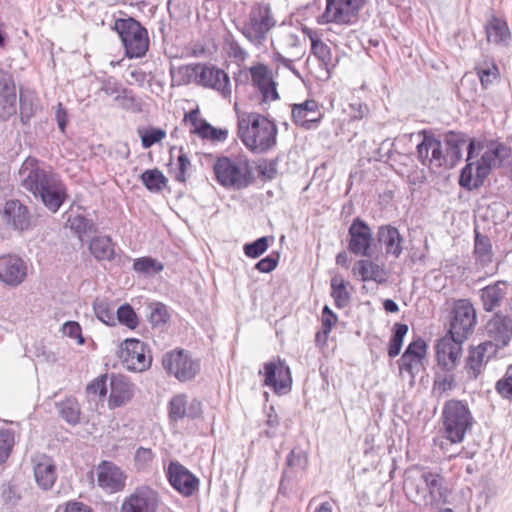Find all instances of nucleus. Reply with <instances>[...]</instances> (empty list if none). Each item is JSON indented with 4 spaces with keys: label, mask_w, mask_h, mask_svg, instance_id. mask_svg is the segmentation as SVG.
<instances>
[{
    "label": "nucleus",
    "mask_w": 512,
    "mask_h": 512,
    "mask_svg": "<svg viewBox=\"0 0 512 512\" xmlns=\"http://www.w3.org/2000/svg\"><path fill=\"white\" fill-rule=\"evenodd\" d=\"M512 169V148L496 139L486 142L470 138L466 165L461 169L459 185L467 191L479 189L493 169Z\"/></svg>",
    "instance_id": "1"
},
{
    "label": "nucleus",
    "mask_w": 512,
    "mask_h": 512,
    "mask_svg": "<svg viewBox=\"0 0 512 512\" xmlns=\"http://www.w3.org/2000/svg\"><path fill=\"white\" fill-rule=\"evenodd\" d=\"M238 135L245 147L255 154H264L277 144L278 127L267 117L250 113L238 121Z\"/></svg>",
    "instance_id": "2"
},
{
    "label": "nucleus",
    "mask_w": 512,
    "mask_h": 512,
    "mask_svg": "<svg viewBox=\"0 0 512 512\" xmlns=\"http://www.w3.org/2000/svg\"><path fill=\"white\" fill-rule=\"evenodd\" d=\"M111 30L114 31L128 59H140L146 56L150 39L147 28L132 16L115 18Z\"/></svg>",
    "instance_id": "3"
},
{
    "label": "nucleus",
    "mask_w": 512,
    "mask_h": 512,
    "mask_svg": "<svg viewBox=\"0 0 512 512\" xmlns=\"http://www.w3.org/2000/svg\"><path fill=\"white\" fill-rule=\"evenodd\" d=\"M277 21L268 2H255L246 19L236 26L246 40L256 48L264 45Z\"/></svg>",
    "instance_id": "4"
},
{
    "label": "nucleus",
    "mask_w": 512,
    "mask_h": 512,
    "mask_svg": "<svg viewBox=\"0 0 512 512\" xmlns=\"http://www.w3.org/2000/svg\"><path fill=\"white\" fill-rule=\"evenodd\" d=\"M442 420L444 436L451 443L462 442L473 424L467 404L460 400H449L444 404Z\"/></svg>",
    "instance_id": "5"
},
{
    "label": "nucleus",
    "mask_w": 512,
    "mask_h": 512,
    "mask_svg": "<svg viewBox=\"0 0 512 512\" xmlns=\"http://www.w3.org/2000/svg\"><path fill=\"white\" fill-rule=\"evenodd\" d=\"M213 171L216 181L225 188L241 190L249 187L254 181L248 161L240 166L229 157L221 156L214 163Z\"/></svg>",
    "instance_id": "6"
},
{
    "label": "nucleus",
    "mask_w": 512,
    "mask_h": 512,
    "mask_svg": "<svg viewBox=\"0 0 512 512\" xmlns=\"http://www.w3.org/2000/svg\"><path fill=\"white\" fill-rule=\"evenodd\" d=\"M477 323L476 310L468 299H458L453 303L449 313L447 335L460 341H466L474 332Z\"/></svg>",
    "instance_id": "7"
},
{
    "label": "nucleus",
    "mask_w": 512,
    "mask_h": 512,
    "mask_svg": "<svg viewBox=\"0 0 512 512\" xmlns=\"http://www.w3.org/2000/svg\"><path fill=\"white\" fill-rule=\"evenodd\" d=\"M55 178L56 176L51 171L46 170L35 157H27L19 169L21 187L34 197H37V194Z\"/></svg>",
    "instance_id": "8"
},
{
    "label": "nucleus",
    "mask_w": 512,
    "mask_h": 512,
    "mask_svg": "<svg viewBox=\"0 0 512 512\" xmlns=\"http://www.w3.org/2000/svg\"><path fill=\"white\" fill-rule=\"evenodd\" d=\"M148 345L137 339L127 338L119 347L118 356L123 366L133 372H143L150 368L152 356Z\"/></svg>",
    "instance_id": "9"
},
{
    "label": "nucleus",
    "mask_w": 512,
    "mask_h": 512,
    "mask_svg": "<svg viewBox=\"0 0 512 512\" xmlns=\"http://www.w3.org/2000/svg\"><path fill=\"white\" fill-rule=\"evenodd\" d=\"M162 364L166 372L180 382L194 379L200 371L199 361L194 360L184 349L167 352L163 356Z\"/></svg>",
    "instance_id": "10"
},
{
    "label": "nucleus",
    "mask_w": 512,
    "mask_h": 512,
    "mask_svg": "<svg viewBox=\"0 0 512 512\" xmlns=\"http://www.w3.org/2000/svg\"><path fill=\"white\" fill-rule=\"evenodd\" d=\"M373 246L374 238L370 226L362 218H354L348 228V251L357 256L372 258Z\"/></svg>",
    "instance_id": "11"
},
{
    "label": "nucleus",
    "mask_w": 512,
    "mask_h": 512,
    "mask_svg": "<svg viewBox=\"0 0 512 512\" xmlns=\"http://www.w3.org/2000/svg\"><path fill=\"white\" fill-rule=\"evenodd\" d=\"M0 218L9 230L24 233L32 228V214L19 199H8L0 206Z\"/></svg>",
    "instance_id": "12"
},
{
    "label": "nucleus",
    "mask_w": 512,
    "mask_h": 512,
    "mask_svg": "<svg viewBox=\"0 0 512 512\" xmlns=\"http://www.w3.org/2000/svg\"><path fill=\"white\" fill-rule=\"evenodd\" d=\"M88 251L99 263L114 262L118 266H123L130 261V257L121 251L109 235H94L91 237L88 241Z\"/></svg>",
    "instance_id": "13"
},
{
    "label": "nucleus",
    "mask_w": 512,
    "mask_h": 512,
    "mask_svg": "<svg viewBox=\"0 0 512 512\" xmlns=\"http://www.w3.org/2000/svg\"><path fill=\"white\" fill-rule=\"evenodd\" d=\"M418 137V161L423 165H429L431 169L440 168L446 163V156L442 151L441 139L433 130H420Z\"/></svg>",
    "instance_id": "14"
},
{
    "label": "nucleus",
    "mask_w": 512,
    "mask_h": 512,
    "mask_svg": "<svg viewBox=\"0 0 512 512\" xmlns=\"http://www.w3.org/2000/svg\"><path fill=\"white\" fill-rule=\"evenodd\" d=\"M263 374V385L271 388L275 394L284 395L291 390V370L284 359L278 357L275 361L264 363Z\"/></svg>",
    "instance_id": "15"
},
{
    "label": "nucleus",
    "mask_w": 512,
    "mask_h": 512,
    "mask_svg": "<svg viewBox=\"0 0 512 512\" xmlns=\"http://www.w3.org/2000/svg\"><path fill=\"white\" fill-rule=\"evenodd\" d=\"M159 502L156 490L148 485H141L123 500L120 512H156Z\"/></svg>",
    "instance_id": "16"
},
{
    "label": "nucleus",
    "mask_w": 512,
    "mask_h": 512,
    "mask_svg": "<svg viewBox=\"0 0 512 512\" xmlns=\"http://www.w3.org/2000/svg\"><path fill=\"white\" fill-rule=\"evenodd\" d=\"M365 0H326L323 18L327 23L351 24L363 8Z\"/></svg>",
    "instance_id": "17"
},
{
    "label": "nucleus",
    "mask_w": 512,
    "mask_h": 512,
    "mask_svg": "<svg viewBox=\"0 0 512 512\" xmlns=\"http://www.w3.org/2000/svg\"><path fill=\"white\" fill-rule=\"evenodd\" d=\"M167 478L170 485L184 497H190L198 490L199 479L177 461L169 463Z\"/></svg>",
    "instance_id": "18"
},
{
    "label": "nucleus",
    "mask_w": 512,
    "mask_h": 512,
    "mask_svg": "<svg viewBox=\"0 0 512 512\" xmlns=\"http://www.w3.org/2000/svg\"><path fill=\"white\" fill-rule=\"evenodd\" d=\"M17 103L14 76L0 68V122H6L16 114Z\"/></svg>",
    "instance_id": "19"
},
{
    "label": "nucleus",
    "mask_w": 512,
    "mask_h": 512,
    "mask_svg": "<svg viewBox=\"0 0 512 512\" xmlns=\"http://www.w3.org/2000/svg\"><path fill=\"white\" fill-rule=\"evenodd\" d=\"M464 342L447 334L437 341L435 346L436 359L438 365L444 371H452L458 365Z\"/></svg>",
    "instance_id": "20"
},
{
    "label": "nucleus",
    "mask_w": 512,
    "mask_h": 512,
    "mask_svg": "<svg viewBox=\"0 0 512 512\" xmlns=\"http://www.w3.org/2000/svg\"><path fill=\"white\" fill-rule=\"evenodd\" d=\"M127 475L112 461L103 460L97 466L98 486L108 493H117L125 488Z\"/></svg>",
    "instance_id": "21"
},
{
    "label": "nucleus",
    "mask_w": 512,
    "mask_h": 512,
    "mask_svg": "<svg viewBox=\"0 0 512 512\" xmlns=\"http://www.w3.org/2000/svg\"><path fill=\"white\" fill-rule=\"evenodd\" d=\"M27 276L26 262L16 254L0 256V281L7 286L16 287Z\"/></svg>",
    "instance_id": "22"
},
{
    "label": "nucleus",
    "mask_w": 512,
    "mask_h": 512,
    "mask_svg": "<svg viewBox=\"0 0 512 512\" xmlns=\"http://www.w3.org/2000/svg\"><path fill=\"white\" fill-rule=\"evenodd\" d=\"M202 403L197 399L188 402L186 394H178L173 396L168 403V417L171 422L189 418L191 420L198 419L202 415Z\"/></svg>",
    "instance_id": "23"
},
{
    "label": "nucleus",
    "mask_w": 512,
    "mask_h": 512,
    "mask_svg": "<svg viewBox=\"0 0 512 512\" xmlns=\"http://www.w3.org/2000/svg\"><path fill=\"white\" fill-rule=\"evenodd\" d=\"M253 86L261 93V103L275 101L279 99V93L276 88V82L273 80L269 68L262 63H258L249 68Z\"/></svg>",
    "instance_id": "24"
},
{
    "label": "nucleus",
    "mask_w": 512,
    "mask_h": 512,
    "mask_svg": "<svg viewBox=\"0 0 512 512\" xmlns=\"http://www.w3.org/2000/svg\"><path fill=\"white\" fill-rule=\"evenodd\" d=\"M197 83L219 91L224 98L231 95V84L228 74L214 65H201Z\"/></svg>",
    "instance_id": "25"
},
{
    "label": "nucleus",
    "mask_w": 512,
    "mask_h": 512,
    "mask_svg": "<svg viewBox=\"0 0 512 512\" xmlns=\"http://www.w3.org/2000/svg\"><path fill=\"white\" fill-rule=\"evenodd\" d=\"M486 331L494 349L507 346L512 338V319L496 313L486 325Z\"/></svg>",
    "instance_id": "26"
},
{
    "label": "nucleus",
    "mask_w": 512,
    "mask_h": 512,
    "mask_svg": "<svg viewBox=\"0 0 512 512\" xmlns=\"http://www.w3.org/2000/svg\"><path fill=\"white\" fill-rule=\"evenodd\" d=\"M321 117L322 114L315 100H306L303 103L295 104L292 108L293 122L307 130L317 128Z\"/></svg>",
    "instance_id": "27"
},
{
    "label": "nucleus",
    "mask_w": 512,
    "mask_h": 512,
    "mask_svg": "<svg viewBox=\"0 0 512 512\" xmlns=\"http://www.w3.org/2000/svg\"><path fill=\"white\" fill-rule=\"evenodd\" d=\"M51 213H57L68 198L66 185L55 178L37 194V197Z\"/></svg>",
    "instance_id": "28"
},
{
    "label": "nucleus",
    "mask_w": 512,
    "mask_h": 512,
    "mask_svg": "<svg viewBox=\"0 0 512 512\" xmlns=\"http://www.w3.org/2000/svg\"><path fill=\"white\" fill-rule=\"evenodd\" d=\"M134 395V386L122 375L112 374L110 379V395L108 406L115 409L125 405Z\"/></svg>",
    "instance_id": "29"
},
{
    "label": "nucleus",
    "mask_w": 512,
    "mask_h": 512,
    "mask_svg": "<svg viewBox=\"0 0 512 512\" xmlns=\"http://www.w3.org/2000/svg\"><path fill=\"white\" fill-rule=\"evenodd\" d=\"M495 351L496 349L493 348L491 342H483L470 349L465 364V369L470 379H476L481 374L483 366Z\"/></svg>",
    "instance_id": "30"
},
{
    "label": "nucleus",
    "mask_w": 512,
    "mask_h": 512,
    "mask_svg": "<svg viewBox=\"0 0 512 512\" xmlns=\"http://www.w3.org/2000/svg\"><path fill=\"white\" fill-rule=\"evenodd\" d=\"M509 289L507 281L499 280L479 290L483 309L492 312L501 306Z\"/></svg>",
    "instance_id": "31"
},
{
    "label": "nucleus",
    "mask_w": 512,
    "mask_h": 512,
    "mask_svg": "<svg viewBox=\"0 0 512 512\" xmlns=\"http://www.w3.org/2000/svg\"><path fill=\"white\" fill-rule=\"evenodd\" d=\"M421 478L428 490V495L424 496L426 504L433 505L434 503L444 502L446 497V488L443 485V477L437 472L424 470L421 473Z\"/></svg>",
    "instance_id": "32"
},
{
    "label": "nucleus",
    "mask_w": 512,
    "mask_h": 512,
    "mask_svg": "<svg viewBox=\"0 0 512 512\" xmlns=\"http://www.w3.org/2000/svg\"><path fill=\"white\" fill-rule=\"evenodd\" d=\"M377 241L383 245L388 255L398 258L403 250V238L398 229L391 225H382L377 231Z\"/></svg>",
    "instance_id": "33"
},
{
    "label": "nucleus",
    "mask_w": 512,
    "mask_h": 512,
    "mask_svg": "<svg viewBox=\"0 0 512 512\" xmlns=\"http://www.w3.org/2000/svg\"><path fill=\"white\" fill-rule=\"evenodd\" d=\"M487 41L496 46H508L511 32L505 20L492 16L485 25Z\"/></svg>",
    "instance_id": "34"
},
{
    "label": "nucleus",
    "mask_w": 512,
    "mask_h": 512,
    "mask_svg": "<svg viewBox=\"0 0 512 512\" xmlns=\"http://www.w3.org/2000/svg\"><path fill=\"white\" fill-rule=\"evenodd\" d=\"M406 145L407 144H404L401 146V149H398V152L395 153L393 161L400 166L398 173L407 177L408 183L411 185L410 189L413 193L415 190L413 186L416 185V165L414 163V153L412 147H406Z\"/></svg>",
    "instance_id": "35"
},
{
    "label": "nucleus",
    "mask_w": 512,
    "mask_h": 512,
    "mask_svg": "<svg viewBox=\"0 0 512 512\" xmlns=\"http://www.w3.org/2000/svg\"><path fill=\"white\" fill-rule=\"evenodd\" d=\"M412 334V340L398 361L400 375L403 380L408 379L411 387L414 385L415 381L414 364L416 363V329L413 325Z\"/></svg>",
    "instance_id": "36"
},
{
    "label": "nucleus",
    "mask_w": 512,
    "mask_h": 512,
    "mask_svg": "<svg viewBox=\"0 0 512 512\" xmlns=\"http://www.w3.org/2000/svg\"><path fill=\"white\" fill-rule=\"evenodd\" d=\"M34 476L39 487L44 490L52 488L57 479L54 461L50 457H42L34 466Z\"/></svg>",
    "instance_id": "37"
},
{
    "label": "nucleus",
    "mask_w": 512,
    "mask_h": 512,
    "mask_svg": "<svg viewBox=\"0 0 512 512\" xmlns=\"http://www.w3.org/2000/svg\"><path fill=\"white\" fill-rule=\"evenodd\" d=\"M353 273L359 275L363 282L375 281L383 283L386 280L383 266L370 259L358 260L353 267Z\"/></svg>",
    "instance_id": "38"
},
{
    "label": "nucleus",
    "mask_w": 512,
    "mask_h": 512,
    "mask_svg": "<svg viewBox=\"0 0 512 512\" xmlns=\"http://www.w3.org/2000/svg\"><path fill=\"white\" fill-rule=\"evenodd\" d=\"M474 256L476 262L486 267L493 261L492 243L488 236L481 234L477 229L474 231Z\"/></svg>",
    "instance_id": "39"
},
{
    "label": "nucleus",
    "mask_w": 512,
    "mask_h": 512,
    "mask_svg": "<svg viewBox=\"0 0 512 512\" xmlns=\"http://www.w3.org/2000/svg\"><path fill=\"white\" fill-rule=\"evenodd\" d=\"M412 137L413 134L411 133L397 137L394 142H392L390 139L383 140L376 150V160L383 162L393 160L395 153L398 152V149H401L402 145L411 142Z\"/></svg>",
    "instance_id": "40"
},
{
    "label": "nucleus",
    "mask_w": 512,
    "mask_h": 512,
    "mask_svg": "<svg viewBox=\"0 0 512 512\" xmlns=\"http://www.w3.org/2000/svg\"><path fill=\"white\" fill-rule=\"evenodd\" d=\"M447 154L451 164L455 165L462 158V147L467 142V135L463 132L449 131L444 138Z\"/></svg>",
    "instance_id": "41"
},
{
    "label": "nucleus",
    "mask_w": 512,
    "mask_h": 512,
    "mask_svg": "<svg viewBox=\"0 0 512 512\" xmlns=\"http://www.w3.org/2000/svg\"><path fill=\"white\" fill-rule=\"evenodd\" d=\"M308 466V455L300 447L293 448L286 457V468L282 473V480L291 477V474L304 471Z\"/></svg>",
    "instance_id": "42"
},
{
    "label": "nucleus",
    "mask_w": 512,
    "mask_h": 512,
    "mask_svg": "<svg viewBox=\"0 0 512 512\" xmlns=\"http://www.w3.org/2000/svg\"><path fill=\"white\" fill-rule=\"evenodd\" d=\"M60 417L69 425L76 426L80 423V405L78 401L69 397L56 404Z\"/></svg>",
    "instance_id": "43"
},
{
    "label": "nucleus",
    "mask_w": 512,
    "mask_h": 512,
    "mask_svg": "<svg viewBox=\"0 0 512 512\" xmlns=\"http://www.w3.org/2000/svg\"><path fill=\"white\" fill-rule=\"evenodd\" d=\"M70 229L77 235L81 242H84L85 237L89 234H96L98 232V226L92 219L85 217L84 215H76L69 219Z\"/></svg>",
    "instance_id": "44"
},
{
    "label": "nucleus",
    "mask_w": 512,
    "mask_h": 512,
    "mask_svg": "<svg viewBox=\"0 0 512 512\" xmlns=\"http://www.w3.org/2000/svg\"><path fill=\"white\" fill-rule=\"evenodd\" d=\"M93 310L97 319L102 323L108 326L116 325L114 305L107 299L96 298L93 301Z\"/></svg>",
    "instance_id": "45"
},
{
    "label": "nucleus",
    "mask_w": 512,
    "mask_h": 512,
    "mask_svg": "<svg viewBox=\"0 0 512 512\" xmlns=\"http://www.w3.org/2000/svg\"><path fill=\"white\" fill-rule=\"evenodd\" d=\"M184 121L191 125L190 134H195L203 140H207L212 125L204 118H199V110L193 109L184 116Z\"/></svg>",
    "instance_id": "46"
},
{
    "label": "nucleus",
    "mask_w": 512,
    "mask_h": 512,
    "mask_svg": "<svg viewBox=\"0 0 512 512\" xmlns=\"http://www.w3.org/2000/svg\"><path fill=\"white\" fill-rule=\"evenodd\" d=\"M184 121L191 125L190 134H195L203 140H207L212 125L204 118H199V110L193 109L184 116Z\"/></svg>",
    "instance_id": "47"
},
{
    "label": "nucleus",
    "mask_w": 512,
    "mask_h": 512,
    "mask_svg": "<svg viewBox=\"0 0 512 512\" xmlns=\"http://www.w3.org/2000/svg\"><path fill=\"white\" fill-rule=\"evenodd\" d=\"M140 179L147 190L150 192H160L167 184V178L157 168L145 170Z\"/></svg>",
    "instance_id": "48"
},
{
    "label": "nucleus",
    "mask_w": 512,
    "mask_h": 512,
    "mask_svg": "<svg viewBox=\"0 0 512 512\" xmlns=\"http://www.w3.org/2000/svg\"><path fill=\"white\" fill-rule=\"evenodd\" d=\"M331 297L334 299V304L338 309L345 308L349 305L351 295L347 291L346 283L341 277H333L331 279Z\"/></svg>",
    "instance_id": "49"
},
{
    "label": "nucleus",
    "mask_w": 512,
    "mask_h": 512,
    "mask_svg": "<svg viewBox=\"0 0 512 512\" xmlns=\"http://www.w3.org/2000/svg\"><path fill=\"white\" fill-rule=\"evenodd\" d=\"M200 70L201 64L182 65L177 68L171 66L170 75L178 85H184L189 84L193 78H196L197 81Z\"/></svg>",
    "instance_id": "50"
},
{
    "label": "nucleus",
    "mask_w": 512,
    "mask_h": 512,
    "mask_svg": "<svg viewBox=\"0 0 512 512\" xmlns=\"http://www.w3.org/2000/svg\"><path fill=\"white\" fill-rule=\"evenodd\" d=\"M409 327L404 323H395L392 327V334L389 340L387 353L390 358H395L400 354L403 340L408 333Z\"/></svg>",
    "instance_id": "51"
},
{
    "label": "nucleus",
    "mask_w": 512,
    "mask_h": 512,
    "mask_svg": "<svg viewBox=\"0 0 512 512\" xmlns=\"http://www.w3.org/2000/svg\"><path fill=\"white\" fill-rule=\"evenodd\" d=\"M115 319L116 324L119 323L130 330H135L139 326L138 315L129 303H124L117 308Z\"/></svg>",
    "instance_id": "52"
},
{
    "label": "nucleus",
    "mask_w": 512,
    "mask_h": 512,
    "mask_svg": "<svg viewBox=\"0 0 512 512\" xmlns=\"http://www.w3.org/2000/svg\"><path fill=\"white\" fill-rule=\"evenodd\" d=\"M164 265L158 260L144 256L134 260L133 270L143 275H154L163 271Z\"/></svg>",
    "instance_id": "53"
},
{
    "label": "nucleus",
    "mask_w": 512,
    "mask_h": 512,
    "mask_svg": "<svg viewBox=\"0 0 512 512\" xmlns=\"http://www.w3.org/2000/svg\"><path fill=\"white\" fill-rule=\"evenodd\" d=\"M137 133L141 139V144L144 149L152 147L166 137V131L158 127L139 128Z\"/></svg>",
    "instance_id": "54"
},
{
    "label": "nucleus",
    "mask_w": 512,
    "mask_h": 512,
    "mask_svg": "<svg viewBox=\"0 0 512 512\" xmlns=\"http://www.w3.org/2000/svg\"><path fill=\"white\" fill-rule=\"evenodd\" d=\"M149 322L154 328L164 327L170 320L168 307L161 303H152L150 306Z\"/></svg>",
    "instance_id": "55"
},
{
    "label": "nucleus",
    "mask_w": 512,
    "mask_h": 512,
    "mask_svg": "<svg viewBox=\"0 0 512 512\" xmlns=\"http://www.w3.org/2000/svg\"><path fill=\"white\" fill-rule=\"evenodd\" d=\"M475 69L477 71L481 85L485 89L493 83L499 73L498 67L493 61L478 64Z\"/></svg>",
    "instance_id": "56"
},
{
    "label": "nucleus",
    "mask_w": 512,
    "mask_h": 512,
    "mask_svg": "<svg viewBox=\"0 0 512 512\" xmlns=\"http://www.w3.org/2000/svg\"><path fill=\"white\" fill-rule=\"evenodd\" d=\"M311 53L325 66L327 71H329L330 67L335 66L331 49L322 40L315 41L311 47Z\"/></svg>",
    "instance_id": "57"
},
{
    "label": "nucleus",
    "mask_w": 512,
    "mask_h": 512,
    "mask_svg": "<svg viewBox=\"0 0 512 512\" xmlns=\"http://www.w3.org/2000/svg\"><path fill=\"white\" fill-rule=\"evenodd\" d=\"M269 247V238L267 236H262L257 238L252 242H248L244 244L243 251L244 254L252 259H256L264 254Z\"/></svg>",
    "instance_id": "58"
},
{
    "label": "nucleus",
    "mask_w": 512,
    "mask_h": 512,
    "mask_svg": "<svg viewBox=\"0 0 512 512\" xmlns=\"http://www.w3.org/2000/svg\"><path fill=\"white\" fill-rule=\"evenodd\" d=\"M37 105L31 96L23 95L19 96V112L20 120L23 124L29 123L30 119L35 115Z\"/></svg>",
    "instance_id": "59"
},
{
    "label": "nucleus",
    "mask_w": 512,
    "mask_h": 512,
    "mask_svg": "<svg viewBox=\"0 0 512 512\" xmlns=\"http://www.w3.org/2000/svg\"><path fill=\"white\" fill-rule=\"evenodd\" d=\"M155 453L150 448L140 446L134 454V466L137 471H146L152 464Z\"/></svg>",
    "instance_id": "60"
},
{
    "label": "nucleus",
    "mask_w": 512,
    "mask_h": 512,
    "mask_svg": "<svg viewBox=\"0 0 512 512\" xmlns=\"http://www.w3.org/2000/svg\"><path fill=\"white\" fill-rule=\"evenodd\" d=\"M280 160V157L277 156L270 160H263L257 165V171L259 177L264 180H273L276 177L277 174V166L278 162Z\"/></svg>",
    "instance_id": "61"
},
{
    "label": "nucleus",
    "mask_w": 512,
    "mask_h": 512,
    "mask_svg": "<svg viewBox=\"0 0 512 512\" xmlns=\"http://www.w3.org/2000/svg\"><path fill=\"white\" fill-rule=\"evenodd\" d=\"M14 445V433L10 429L0 430V464L4 463Z\"/></svg>",
    "instance_id": "62"
},
{
    "label": "nucleus",
    "mask_w": 512,
    "mask_h": 512,
    "mask_svg": "<svg viewBox=\"0 0 512 512\" xmlns=\"http://www.w3.org/2000/svg\"><path fill=\"white\" fill-rule=\"evenodd\" d=\"M497 392L506 399H512V365L508 366L504 376L496 383Z\"/></svg>",
    "instance_id": "63"
},
{
    "label": "nucleus",
    "mask_w": 512,
    "mask_h": 512,
    "mask_svg": "<svg viewBox=\"0 0 512 512\" xmlns=\"http://www.w3.org/2000/svg\"><path fill=\"white\" fill-rule=\"evenodd\" d=\"M115 101L118 102L122 108L139 112L141 110L140 104L136 102V98L131 90L123 88L121 93L116 95Z\"/></svg>",
    "instance_id": "64"
}]
</instances>
